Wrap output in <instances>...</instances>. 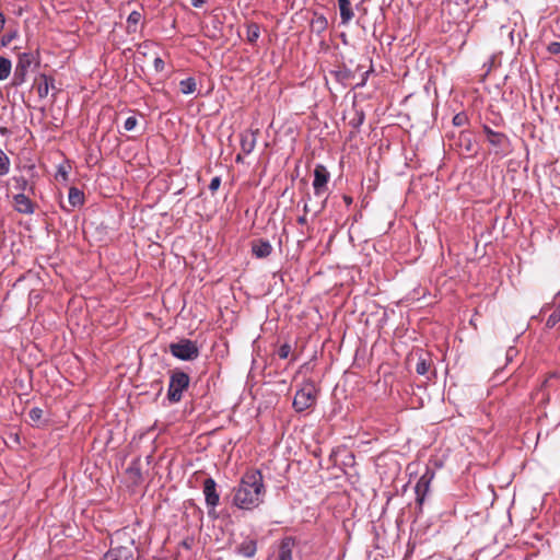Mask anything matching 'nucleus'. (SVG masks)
Wrapping results in <instances>:
<instances>
[{
  "label": "nucleus",
  "instance_id": "1",
  "mask_svg": "<svg viewBox=\"0 0 560 560\" xmlns=\"http://www.w3.org/2000/svg\"><path fill=\"white\" fill-rule=\"evenodd\" d=\"M266 488L264 476L258 469H248L233 489V504L241 510L252 511L264 503Z\"/></svg>",
  "mask_w": 560,
  "mask_h": 560
},
{
  "label": "nucleus",
  "instance_id": "2",
  "mask_svg": "<svg viewBox=\"0 0 560 560\" xmlns=\"http://www.w3.org/2000/svg\"><path fill=\"white\" fill-rule=\"evenodd\" d=\"M112 545L101 560H136L135 541L126 532H116Z\"/></svg>",
  "mask_w": 560,
  "mask_h": 560
},
{
  "label": "nucleus",
  "instance_id": "3",
  "mask_svg": "<svg viewBox=\"0 0 560 560\" xmlns=\"http://www.w3.org/2000/svg\"><path fill=\"white\" fill-rule=\"evenodd\" d=\"M190 377L182 370H173L170 376L167 398L175 404L182 400L183 393L188 388Z\"/></svg>",
  "mask_w": 560,
  "mask_h": 560
},
{
  "label": "nucleus",
  "instance_id": "4",
  "mask_svg": "<svg viewBox=\"0 0 560 560\" xmlns=\"http://www.w3.org/2000/svg\"><path fill=\"white\" fill-rule=\"evenodd\" d=\"M317 389L314 383L307 382L295 393L293 408L302 412L311 408L316 402Z\"/></svg>",
  "mask_w": 560,
  "mask_h": 560
},
{
  "label": "nucleus",
  "instance_id": "5",
  "mask_svg": "<svg viewBox=\"0 0 560 560\" xmlns=\"http://www.w3.org/2000/svg\"><path fill=\"white\" fill-rule=\"evenodd\" d=\"M171 354L182 361H192L199 357L197 343L190 339H180L168 346Z\"/></svg>",
  "mask_w": 560,
  "mask_h": 560
},
{
  "label": "nucleus",
  "instance_id": "6",
  "mask_svg": "<svg viewBox=\"0 0 560 560\" xmlns=\"http://www.w3.org/2000/svg\"><path fill=\"white\" fill-rule=\"evenodd\" d=\"M330 174L327 171V168L322 165L317 164L314 168V180H313V188H314V195L318 198L326 197V192L328 190V182H329Z\"/></svg>",
  "mask_w": 560,
  "mask_h": 560
},
{
  "label": "nucleus",
  "instance_id": "7",
  "mask_svg": "<svg viewBox=\"0 0 560 560\" xmlns=\"http://www.w3.org/2000/svg\"><path fill=\"white\" fill-rule=\"evenodd\" d=\"M433 476H434L433 472H431L429 470L425 471V474H423L419 478V480L415 487V491H416V495H417L416 501L420 506L423 504L424 499L430 490V483L433 479Z\"/></svg>",
  "mask_w": 560,
  "mask_h": 560
},
{
  "label": "nucleus",
  "instance_id": "8",
  "mask_svg": "<svg viewBox=\"0 0 560 560\" xmlns=\"http://www.w3.org/2000/svg\"><path fill=\"white\" fill-rule=\"evenodd\" d=\"M14 210L22 214H33L36 210V205L33 202L28 195L19 192L13 196Z\"/></svg>",
  "mask_w": 560,
  "mask_h": 560
},
{
  "label": "nucleus",
  "instance_id": "9",
  "mask_svg": "<svg viewBox=\"0 0 560 560\" xmlns=\"http://www.w3.org/2000/svg\"><path fill=\"white\" fill-rule=\"evenodd\" d=\"M203 494L208 506L214 509L219 504L220 495L214 479L207 478L203 481Z\"/></svg>",
  "mask_w": 560,
  "mask_h": 560
},
{
  "label": "nucleus",
  "instance_id": "10",
  "mask_svg": "<svg viewBox=\"0 0 560 560\" xmlns=\"http://www.w3.org/2000/svg\"><path fill=\"white\" fill-rule=\"evenodd\" d=\"M295 546L294 539L285 537L281 540L276 560H292V552Z\"/></svg>",
  "mask_w": 560,
  "mask_h": 560
},
{
  "label": "nucleus",
  "instance_id": "11",
  "mask_svg": "<svg viewBox=\"0 0 560 560\" xmlns=\"http://www.w3.org/2000/svg\"><path fill=\"white\" fill-rule=\"evenodd\" d=\"M488 142L495 149L497 153H505L509 150L510 141L509 138L502 132H495L491 135Z\"/></svg>",
  "mask_w": 560,
  "mask_h": 560
},
{
  "label": "nucleus",
  "instance_id": "12",
  "mask_svg": "<svg viewBox=\"0 0 560 560\" xmlns=\"http://www.w3.org/2000/svg\"><path fill=\"white\" fill-rule=\"evenodd\" d=\"M252 252L257 258H266L272 252V246L269 241L256 240L252 243Z\"/></svg>",
  "mask_w": 560,
  "mask_h": 560
},
{
  "label": "nucleus",
  "instance_id": "13",
  "mask_svg": "<svg viewBox=\"0 0 560 560\" xmlns=\"http://www.w3.org/2000/svg\"><path fill=\"white\" fill-rule=\"evenodd\" d=\"M257 551V542L255 539L246 538L237 546V553L246 557L252 558L255 556Z\"/></svg>",
  "mask_w": 560,
  "mask_h": 560
},
{
  "label": "nucleus",
  "instance_id": "14",
  "mask_svg": "<svg viewBox=\"0 0 560 560\" xmlns=\"http://www.w3.org/2000/svg\"><path fill=\"white\" fill-rule=\"evenodd\" d=\"M342 24H348L354 16L350 0H338Z\"/></svg>",
  "mask_w": 560,
  "mask_h": 560
},
{
  "label": "nucleus",
  "instance_id": "15",
  "mask_svg": "<svg viewBox=\"0 0 560 560\" xmlns=\"http://www.w3.org/2000/svg\"><path fill=\"white\" fill-rule=\"evenodd\" d=\"M142 20V13L140 11L133 10L127 18V26L126 30L128 33H136L138 31V25Z\"/></svg>",
  "mask_w": 560,
  "mask_h": 560
},
{
  "label": "nucleus",
  "instance_id": "16",
  "mask_svg": "<svg viewBox=\"0 0 560 560\" xmlns=\"http://www.w3.org/2000/svg\"><path fill=\"white\" fill-rule=\"evenodd\" d=\"M68 201L72 208L80 207L84 202V194L77 187L69 189Z\"/></svg>",
  "mask_w": 560,
  "mask_h": 560
},
{
  "label": "nucleus",
  "instance_id": "17",
  "mask_svg": "<svg viewBox=\"0 0 560 560\" xmlns=\"http://www.w3.org/2000/svg\"><path fill=\"white\" fill-rule=\"evenodd\" d=\"M33 62V57L31 54H22L19 56V61L16 65V73L24 74L27 69L31 67Z\"/></svg>",
  "mask_w": 560,
  "mask_h": 560
},
{
  "label": "nucleus",
  "instance_id": "18",
  "mask_svg": "<svg viewBox=\"0 0 560 560\" xmlns=\"http://www.w3.org/2000/svg\"><path fill=\"white\" fill-rule=\"evenodd\" d=\"M326 206H327V197H324L323 200H320L319 202H317L316 205H313V206L308 205V202L305 201L303 211L305 214L313 212L314 215H318L325 210Z\"/></svg>",
  "mask_w": 560,
  "mask_h": 560
},
{
  "label": "nucleus",
  "instance_id": "19",
  "mask_svg": "<svg viewBox=\"0 0 560 560\" xmlns=\"http://www.w3.org/2000/svg\"><path fill=\"white\" fill-rule=\"evenodd\" d=\"M14 187L20 192H24L25 190H28L30 194H34L35 187L34 185H30L28 180L24 176H16L13 177Z\"/></svg>",
  "mask_w": 560,
  "mask_h": 560
},
{
  "label": "nucleus",
  "instance_id": "20",
  "mask_svg": "<svg viewBox=\"0 0 560 560\" xmlns=\"http://www.w3.org/2000/svg\"><path fill=\"white\" fill-rule=\"evenodd\" d=\"M260 36V27L257 23H249L246 31V39L250 44H255Z\"/></svg>",
  "mask_w": 560,
  "mask_h": 560
},
{
  "label": "nucleus",
  "instance_id": "21",
  "mask_svg": "<svg viewBox=\"0 0 560 560\" xmlns=\"http://www.w3.org/2000/svg\"><path fill=\"white\" fill-rule=\"evenodd\" d=\"M54 80L44 75L42 80L37 83V92L40 97H46L48 95L50 86H52Z\"/></svg>",
  "mask_w": 560,
  "mask_h": 560
},
{
  "label": "nucleus",
  "instance_id": "22",
  "mask_svg": "<svg viewBox=\"0 0 560 560\" xmlns=\"http://www.w3.org/2000/svg\"><path fill=\"white\" fill-rule=\"evenodd\" d=\"M196 89L197 83L194 78H187L179 82V90L183 94H191Z\"/></svg>",
  "mask_w": 560,
  "mask_h": 560
},
{
  "label": "nucleus",
  "instance_id": "23",
  "mask_svg": "<svg viewBox=\"0 0 560 560\" xmlns=\"http://www.w3.org/2000/svg\"><path fill=\"white\" fill-rule=\"evenodd\" d=\"M11 72V61L4 57H0V81L5 80Z\"/></svg>",
  "mask_w": 560,
  "mask_h": 560
},
{
  "label": "nucleus",
  "instance_id": "24",
  "mask_svg": "<svg viewBox=\"0 0 560 560\" xmlns=\"http://www.w3.org/2000/svg\"><path fill=\"white\" fill-rule=\"evenodd\" d=\"M44 411L39 407H34L28 411V418L32 423L39 425L43 419Z\"/></svg>",
  "mask_w": 560,
  "mask_h": 560
},
{
  "label": "nucleus",
  "instance_id": "25",
  "mask_svg": "<svg viewBox=\"0 0 560 560\" xmlns=\"http://www.w3.org/2000/svg\"><path fill=\"white\" fill-rule=\"evenodd\" d=\"M560 322V301L555 311L549 315L546 326L548 328L555 327Z\"/></svg>",
  "mask_w": 560,
  "mask_h": 560
},
{
  "label": "nucleus",
  "instance_id": "26",
  "mask_svg": "<svg viewBox=\"0 0 560 560\" xmlns=\"http://www.w3.org/2000/svg\"><path fill=\"white\" fill-rule=\"evenodd\" d=\"M430 368H431L430 361H428L427 359L420 358L416 364V372L419 375H425L429 372Z\"/></svg>",
  "mask_w": 560,
  "mask_h": 560
},
{
  "label": "nucleus",
  "instance_id": "27",
  "mask_svg": "<svg viewBox=\"0 0 560 560\" xmlns=\"http://www.w3.org/2000/svg\"><path fill=\"white\" fill-rule=\"evenodd\" d=\"M312 27H313L316 32H318V33H320V32L325 31V30H326V27H327V20H326V18H325V16H323V15H320V16H317L316 19H314V20L312 21Z\"/></svg>",
  "mask_w": 560,
  "mask_h": 560
},
{
  "label": "nucleus",
  "instance_id": "28",
  "mask_svg": "<svg viewBox=\"0 0 560 560\" xmlns=\"http://www.w3.org/2000/svg\"><path fill=\"white\" fill-rule=\"evenodd\" d=\"M241 145H242L243 152L248 154L255 148V140L253 138H248L247 136L242 137Z\"/></svg>",
  "mask_w": 560,
  "mask_h": 560
},
{
  "label": "nucleus",
  "instance_id": "29",
  "mask_svg": "<svg viewBox=\"0 0 560 560\" xmlns=\"http://www.w3.org/2000/svg\"><path fill=\"white\" fill-rule=\"evenodd\" d=\"M10 161L9 158L0 151V176H3L9 173Z\"/></svg>",
  "mask_w": 560,
  "mask_h": 560
},
{
  "label": "nucleus",
  "instance_id": "30",
  "mask_svg": "<svg viewBox=\"0 0 560 560\" xmlns=\"http://www.w3.org/2000/svg\"><path fill=\"white\" fill-rule=\"evenodd\" d=\"M467 121L468 118L464 113L456 114L453 118V124L457 127L465 126Z\"/></svg>",
  "mask_w": 560,
  "mask_h": 560
},
{
  "label": "nucleus",
  "instance_id": "31",
  "mask_svg": "<svg viewBox=\"0 0 560 560\" xmlns=\"http://www.w3.org/2000/svg\"><path fill=\"white\" fill-rule=\"evenodd\" d=\"M291 346L289 343H283L278 349V355L280 359H287L290 355Z\"/></svg>",
  "mask_w": 560,
  "mask_h": 560
},
{
  "label": "nucleus",
  "instance_id": "32",
  "mask_svg": "<svg viewBox=\"0 0 560 560\" xmlns=\"http://www.w3.org/2000/svg\"><path fill=\"white\" fill-rule=\"evenodd\" d=\"M137 122H138V120L136 117H133V116L128 117L124 124L125 130L130 131V130L135 129V127L137 126Z\"/></svg>",
  "mask_w": 560,
  "mask_h": 560
},
{
  "label": "nucleus",
  "instance_id": "33",
  "mask_svg": "<svg viewBox=\"0 0 560 560\" xmlns=\"http://www.w3.org/2000/svg\"><path fill=\"white\" fill-rule=\"evenodd\" d=\"M460 139H463L464 141H466V144H465V148H466V151H471V139H470V132H467V131H462L460 132Z\"/></svg>",
  "mask_w": 560,
  "mask_h": 560
},
{
  "label": "nucleus",
  "instance_id": "34",
  "mask_svg": "<svg viewBox=\"0 0 560 560\" xmlns=\"http://www.w3.org/2000/svg\"><path fill=\"white\" fill-rule=\"evenodd\" d=\"M153 67L156 72H162L165 68V62L162 58L156 57L153 61Z\"/></svg>",
  "mask_w": 560,
  "mask_h": 560
},
{
  "label": "nucleus",
  "instance_id": "35",
  "mask_svg": "<svg viewBox=\"0 0 560 560\" xmlns=\"http://www.w3.org/2000/svg\"><path fill=\"white\" fill-rule=\"evenodd\" d=\"M547 49L552 55H560V43L552 42L548 45Z\"/></svg>",
  "mask_w": 560,
  "mask_h": 560
},
{
  "label": "nucleus",
  "instance_id": "36",
  "mask_svg": "<svg viewBox=\"0 0 560 560\" xmlns=\"http://www.w3.org/2000/svg\"><path fill=\"white\" fill-rule=\"evenodd\" d=\"M220 184H221V179L220 177L215 176L211 179L210 184H209V189L214 192L219 189L220 187Z\"/></svg>",
  "mask_w": 560,
  "mask_h": 560
},
{
  "label": "nucleus",
  "instance_id": "37",
  "mask_svg": "<svg viewBox=\"0 0 560 560\" xmlns=\"http://www.w3.org/2000/svg\"><path fill=\"white\" fill-rule=\"evenodd\" d=\"M57 178L61 177L63 180H67L68 178V173L67 171L63 168V167H60L57 172V175H56Z\"/></svg>",
  "mask_w": 560,
  "mask_h": 560
},
{
  "label": "nucleus",
  "instance_id": "38",
  "mask_svg": "<svg viewBox=\"0 0 560 560\" xmlns=\"http://www.w3.org/2000/svg\"><path fill=\"white\" fill-rule=\"evenodd\" d=\"M483 132L487 136V140L491 138V135H494L497 131H493L490 127L483 126Z\"/></svg>",
  "mask_w": 560,
  "mask_h": 560
},
{
  "label": "nucleus",
  "instance_id": "39",
  "mask_svg": "<svg viewBox=\"0 0 560 560\" xmlns=\"http://www.w3.org/2000/svg\"><path fill=\"white\" fill-rule=\"evenodd\" d=\"M206 2H207V0H190L191 5L195 7V8H200Z\"/></svg>",
  "mask_w": 560,
  "mask_h": 560
},
{
  "label": "nucleus",
  "instance_id": "40",
  "mask_svg": "<svg viewBox=\"0 0 560 560\" xmlns=\"http://www.w3.org/2000/svg\"><path fill=\"white\" fill-rule=\"evenodd\" d=\"M306 222H307V220H306V214L305 213L298 218V223L299 224L304 225V224H306Z\"/></svg>",
  "mask_w": 560,
  "mask_h": 560
},
{
  "label": "nucleus",
  "instance_id": "41",
  "mask_svg": "<svg viewBox=\"0 0 560 560\" xmlns=\"http://www.w3.org/2000/svg\"><path fill=\"white\" fill-rule=\"evenodd\" d=\"M4 16L3 14L0 12V32L3 30V26H4Z\"/></svg>",
  "mask_w": 560,
  "mask_h": 560
},
{
  "label": "nucleus",
  "instance_id": "42",
  "mask_svg": "<svg viewBox=\"0 0 560 560\" xmlns=\"http://www.w3.org/2000/svg\"><path fill=\"white\" fill-rule=\"evenodd\" d=\"M11 37H3L2 38V45H7L8 42H10Z\"/></svg>",
  "mask_w": 560,
  "mask_h": 560
},
{
  "label": "nucleus",
  "instance_id": "43",
  "mask_svg": "<svg viewBox=\"0 0 560 560\" xmlns=\"http://www.w3.org/2000/svg\"><path fill=\"white\" fill-rule=\"evenodd\" d=\"M345 200H346L347 202H351V199H350V198H348V197H345Z\"/></svg>",
  "mask_w": 560,
  "mask_h": 560
},
{
  "label": "nucleus",
  "instance_id": "44",
  "mask_svg": "<svg viewBox=\"0 0 560 560\" xmlns=\"http://www.w3.org/2000/svg\"><path fill=\"white\" fill-rule=\"evenodd\" d=\"M548 380H549V377L545 380L542 385H546L548 383Z\"/></svg>",
  "mask_w": 560,
  "mask_h": 560
}]
</instances>
